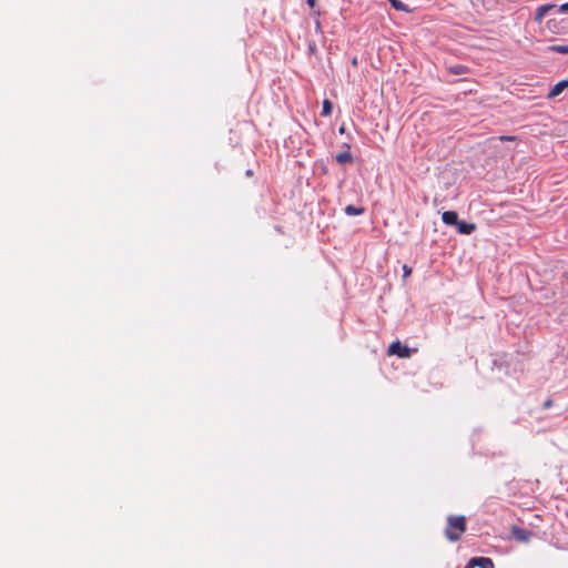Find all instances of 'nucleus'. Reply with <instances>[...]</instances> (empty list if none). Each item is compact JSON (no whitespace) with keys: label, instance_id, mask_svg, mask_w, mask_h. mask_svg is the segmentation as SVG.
<instances>
[{"label":"nucleus","instance_id":"obj_9","mask_svg":"<svg viewBox=\"0 0 568 568\" xmlns=\"http://www.w3.org/2000/svg\"><path fill=\"white\" fill-rule=\"evenodd\" d=\"M335 160L338 164H349L353 162V155L348 150H346L338 153Z\"/></svg>","mask_w":568,"mask_h":568},{"label":"nucleus","instance_id":"obj_19","mask_svg":"<svg viewBox=\"0 0 568 568\" xmlns=\"http://www.w3.org/2000/svg\"><path fill=\"white\" fill-rule=\"evenodd\" d=\"M338 131H339L341 134H343L345 132L344 126H341Z\"/></svg>","mask_w":568,"mask_h":568},{"label":"nucleus","instance_id":"obj_2","mask_svg":"<svg viewBox=\"0 0 568 568\" xmlns=\"http://www.w3.org/2000/svg\"><path fill=\"white\" fill-rule=\"evenodd\" d=\"M389 355H397L400 358H408L412 355V351L406 346L402 345L400 342H393L388 347Z\"/></svg>","mask_w":568,"mask_h":568},{"label":"nucleus","instance_id":"obj_4","mask_svg":"<svg viewBox=\"0 0 568 568\" xmlns=\"http://www.w3.org/2000/svg\"><path fill=\"white\" fill-rule=\"evenodd\" d=\"M511 534L516 540L521 541V542L529 541V539L531 537V532L529 530H526V529H523L519 527H513Z\"/></svg>","mask_w":568,"mask_h":568},{"label":"nucleus","instance_id":"obj_12","mask_svg":"<svg viewBox=\"0 0 568 568\" xmlns=\"http://www.w3.org/2000/svg\"><path fill=\"white\" fill-rule=\"evenodd\" d=\"M333 110V104L329 100L325 99L323 101V109H322V115L323 116H329Z\"/></svg>","mask_w":568,"mask_h":568},{"label":"nucleus","instance_id":"obj_18","mask_svg":"<svg viewBox=\"0 0 568 568\" xmlns=\"http://www.w3.org/2000/svg\"><path fill=\"white\" fill-rule=\"evenodd\" d=\"M501 141H510V140H514L513 136H500L499 138Z\"/></svg>","mask_w":568,"mask_h":568},{"label":"nucleus","instance_id":"obj_5","mask_svg":"<svg viewBox=\"0 0 568 568\" xmlns=\"http://www.w3.org/2000/svg\"><path fill=\"white\" fill-rule=\"evenodd\" d=\"M568 88V80H561L560 82L556 83L552 89L547 94V99H554L558 97L564 90Z\"/></svg>","mask_w":568,"mask_h":568},{"label":"nucleus","instance_id":"obj_14","mask_svg":"<svg viewBox=\"0 0 568 568\" xmlns=\"http://www.w3.org/2000/svg\"><path fill=\"white\" fill-rule=\"evenodd\" d=\"M403 272H404V278L408 277L410 274H412V268L407 265H404L403 266Z\"/></svg>","mask_w":568,"mask_h":568},{"label":"nucleus","instance_id":"obj_3","mask_svg":"<svg viewBox=\"0 0 568 568\" xmlns=\"http://www.w3.org/2000/svg\"><path fill=\"white\" fill-rule=\"evenodd\" d=\"M495 568L494 561L488 557H474L471 558L465 568Z\"/></svg>","mask_w":568,"mask_h":568},{"label":"nucleus","instance_id":"obj_16","mask_svg":"<svg viewBox=\"0 0 568 568\" xmlns=\"http://www.w3.org/2000/svg\"><path fill=\"white\" fill-rule=\"evenodd\" d=\"M551 404H552V403H551V400H549V399H548V400H546V402L544 403L542 407H544V408H548V407H550V406H551Z\"/></svg>","mask_w":568,"mask_h":568},{"label":"nucleus","instance_id":"obj_7","mask_svg":"<svg viewBox=\"0 0 568 568\" xmlns=\"http://www.w3.org/2000/svg\"><path fill=\"white\" fill-rule=\"evenodd\" d=\"M555 4H544L537 8L536 14H535V21L540 23L545 16L555 8Z\"/></svg>","mask_w":568,"mask_h":568},{"label":"nucleus","instance_id":"obj_11","mask_svg":"<svg viewBox=\"0 0 568 568\" xmlns=\"http://www.w3.org/2000/svg\"><path fill=\"white\" fill-rule=\"evenodd\" d=\"M392 4V7L398 11H403V12H409V8L406 3L399 1V0H388Z\"/></svg>","mask_w":568,"mask_h":568},{"label":"nucleus","instance_id":"obj_8","mask_svg":"<svg viewBox=\"0 0 568 568\" xmlns=\"http://www.w3.org/2000/svg\"><path fill=\"white\" fill-rule=\"evenodd\" d=\"M457 231L460 234H471L476 230V225L474 223H466L464 221H459L456 225Z\"/></svg>","mask_w":568,"mask_h":568},{"label":"nucleus","instance_id":"obj_13","mask_svg":"<svg viewBox=\"0 0 568 568\" xmlns=\"http://www.w3.org/2000/svg\"><path fill=\"white\" fill-rule=\"evenodd\" d=\"M549 50L557 53L568 54V45H551Z\"/></svg>","mask_w":568,"mask_h":568},{"label":"nucleus","instance_id":"obj_6","mask_svg":"<svg viewBox=\"0 0 568 568\" xmlns=\"http://www.w3.org/2000/svg\"><path fill=\"white\" fill-rule=\"evenodd\" d=\"M442 220L447 225L456 226L459 222L458 215L455 211H446L442 215Z\"/></svg>","mask_w":568,"mask_h":568},{"label":"nucleus","instance_id":"obj_1","mask_svg":"<svg viewBox=\"0 0 568 568\" xmlns=\"http://www.w3.org/2000/svg\"><path fill=\"white\" fill-rule=\"evenodd\" d=\"M466 517L450 515L447 517V526L445 529V536L449 541H457L462 535L466 531Z\"/></svg>","mask_w":568,"mask_h":568},{"label":"nucleus","instance_id":"obj_10","mask_svg":"<svg viewBox=\"0 0 568 568\" xmlns=\"http://www.w3.org/2000/svg\"><path fill=\"white\" fill-rule=\"evenodd\" d=\"M344 211L347 215H362L365 212V209L349 204L344 209Z\"/></svg>","mask_w":568,"mask_h":568},{"label":"nucleus","instance_id":"obj_17","mask_svg":"<svg viewBox=\"0 0 568 568\" xmlns=\"http://www.w3.org/2000/svg\"><path fill=\"white\" fill-rule=\"evenodd\" d=\"M307 4L313 9L315 7V0H307Z\"/></svg>","mask_w":568,"mask_h":568},{"label":"nucleus","instance_id":"obj_15","mask_svg":"<svg viewBox=\"0 0 568 568\" xmlns=\"http://www.w3.org/2000/svg\"><path fill=\"white\" fill-rule=\"evenodd\" d=\"M559 10H560L561 12H567V11H568V2H567V3L561 4V6L559 7Z\"/></svg>","mask_w":568,"mask_h":568}]
</instances>
